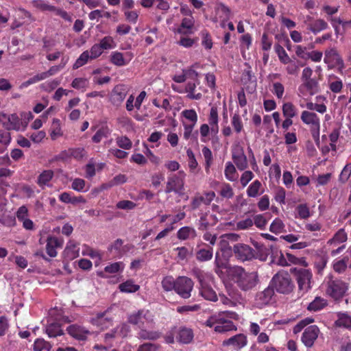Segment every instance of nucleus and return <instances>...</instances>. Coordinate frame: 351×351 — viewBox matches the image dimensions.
Segmentation results:
<instances>
[{
  "label": "nucleus",
  "mask_w": 351,
  "mask_h": 351,
  "mask_svg": "<svg viewBox=\"0 0 351 351\" xmlns=\"http://www.w3.org/2000/svg\"><path fill=\"white\" fill-rule=\"evenodd\" d=\"M285 229V224L279 218H276L270 225L269 230L277 234L283 232Z\"/></svg>",
  "instance_id": "6e6d98bb"
},
{
  "label": "nucleus",
  "mask_w": 351,
  "mask_h": 351,
  "mask_svg": "<svg viewBox=\"0 0 351 351\" xmlns=\"http://www.w3.org/2000/svg\"><path fill=\"white\" fill-rule=\"evenodd\" d=\"M232 125L234 130L237 134L240 133L243 129V124L240 115L238 113H235L232 117L231 120Z\"/></svg>",
  "instance_id": "bf43d9fd"
},
{
  "label": "nucleus",
  "mask_w": 351,
  "mask_h": 351,
  "mask_svg": "<svg viewBox=\"0 0 351 351\" xmlns=\"http://www.w3.org/2000/svg\"><path fill=\"white\" fill-rule=\"evenodd\" d=\"M215 263V272L219 276H221L224 273H227V269L230 267L228 266V261L221 258L218 253L216 254Z\"/></svg>",
  "instance_id": "c756f323"
},
{
  "label": "nucleus",
  "mask_w": 351,
  "mask_h": 351,
  "mask_svg": "<svg viewBox=\"0 0 351 351\" xmlns=\"http://www.w3.org/2000/svg\"><path fill=\"white\" fill-rule=\"evenodd\" d=\"M202 154L205 160V171L206 173H209L210 168L213 162V153L208 147L205 146L202 148Z\"/></svg>",
  "instance_id": "c03bdc74"
},
{
  "label": "nucleus",
  "mask_w": 351,
  "mask_h": 351,
  "mask_svg": "<svg viewBox=\"0 0 351 351\" xmlns=\"http://www.w3.org/2000/svg\"><path fill=\"white\" fill-rule=\"evenodd\" d=\"M63 241L56 237H49L47 240L46 251L50 257L57 256L56 248L62 247Z\"/></svg>",
  "instance_id": "2eb2a0df"
},
{
  "label": "nucleus",
  "mask_w": 351,
  "mask_h": 351,
  "mask_svg": "<svg viewBox=\"0 0 351 351\" xmlns=\"http://www.w3.org/2000/svg\"><path fill=\"white\" fill-rule=\"evenodd\" d=\"M90 59V56L88 51H85L82 53L80 57L76 60L73 66V69H77L84 64H86L88 60Z\"/></svg>",
  "instance_id": "864d4df0"
},
{
  "label": "nucleus",
  "mask_w": 351,
  "mask_h": 351,
  "mask_svg": "<svg viewBox=\"0 0 351 351\" xmlns=\"http://www.w3.org/2000/svg\"><path fill=\"white\" fill-rule=\"evenodd\" d=\"M261 187V182L258 180H254L250 184L247 189V195L250 197H256L259 194V190Z\"/></svg>",
  "instance_id": "09e8293b"
},
{
  "label": "nucleus",
  "mask_w": 351,
  "mask_h": 351,
  "mask_svg": "<svg viewBox=\"0 0 351 351\" xmlns=\"http://www.w3.org/2000/svg\"><path fill=\"white\" fill-rule=\"evenodd\" d=\"M110 62L117 66H123L128 64V61L123 58V53L119 51H114L111 54Z\"/></svg>",
  "instance_id": "a18cd8bd"
},
{
  "label": "nucleus",
  "mask_w": 351,
  "mask_h": 351,
  "mask_svg": "<svg viewBox=\"0 0 351 351\" xmlns=\"http://www.w3.org/2000/svg\"><path fill=\"white\" fill-rule=\"evenodd\" d=\"M136 337L141 340L154 341L161 337V333L157 330H148L144 328H141L137 332Z\"/></svg>",
  "instance_id": "5701e85b"
},
{
  "label": "nucleus",
  "mask_w": 351,
  "mask_h": 351,
  "mask_svg": "<svg viewBox=\"0 0 351 351\" xmlns=\"http://www.w3.org/2000/svg\"><path fill=\"white\" fill-rule=\"evenodd\" d=\"M195 21L191 14L189 17H185L182 20L180 26L178 29V32L181 34L187 35L194 33L193 28L194 27Z\"/></svg>",
  "instance_id": "aec40b11"
},
{
  "label": "nucleus",
  "mask_w": 351,
  "mask_h": 351,
  "mask_svg": "<svg viewBox=\"0 0 351 351\" xmlns=\"http://www.w3.org/2000/svg\"><path fill=\"white\" fill-rule=\"evenodd\" d=\"M52 131L50 134L51 138L53 140L62 136V132L60 128V121L58 119H54L52 123Z\"/></svg>",
  "instance_id": "13d9d810"
},
{
  "label": "nucleus",
  "mask_w": 351,
  "mask_h": 351,
  "mask_svg": "<svg viewBox=\"0 0 351 351\" xmlns=\"http://www.w3.org/2000/svg\"><path fill=\"white\" fill-rule=\"evenodd\" d=\"M351 175V162L348 163L345 165L343 169H342L340 175L339 180L341 183H346Z\"/></svg>",
  "instance_id": "e2e57ef3"
},
{
  "label": "nucleus",
  "mask_w": 351,
  "mask_h": 351,
  "mask_svg": "<svg viewBox=\"0 0 351 351\" xmlns=\"http://www.w3.org/2000/svg\"><path fill=\"white\" fill-rule=\"evenodd\" d=\"M167 291L173 290L183 298H189L191 296L192 287H163Z\"/></svg>",
  "instance_id": "4c0bfd02"
},
{
  "label": "nucleus",
  "mask_w": 351,
  "mask_h": 351,
  "mask_svg": "<svg viewBox=\"0 0 351 351\" xmlns=\"http://www.w3.org/2000/svg\"><path fill=\"white\" fill-rule=\"evenodd\" d=\"M54 173L52 170H44L37 178V184L39 186L44 188L53 178Z\"/></svg>",
  "instance_id": "473e14b6"
},
{
  "label": "nucleus",
  "mask_w": 351,
  "mask_h": 351,
  "mask_svg": "<svg viewBox=\"0 0 351 351\" xmlns=\"http://www.w3.org/2000/svg\"><path fill=\"white\" fill-rule=\"evenodd\" d=\"M346 287H328L326 293L335 300L343 298L346 292Z\"/></svg>",
  "instance_id": "2f4dec72"
},
{
  "label": "nucleus",
  "mask_w": 351,
  "mask_h": 351,
  "mask_svg": "<svg viewBox=\"0 0 351 351\" xmlns=\"http://www.w3.org/2000/svg\"><path fill=\"white\" fill-rule=\"evenodd\" d=\"M298 91L302 95H313L319 91V84L316 79L307 80L299 86Z\"/></svg>",
  "instance_id": "9d476101"
},
{
  "label": "nucleus",
  "mask_w": 351,
  "mask_h": 351,
  "mask_svg": "<svg viewBox=\"0 0 351 351\" xmlns=\"http://www.w3.org/2000/svg\"><path fill=\"white\" fill-rule=\"evenodd\" d=\"M226 314L227 317L231 319H236L237 315L234 312H222L218 315L210 316L206 322L205 325L209 328H213L214 330L218 333H224L231 330H236L237 327L233 322L226 319L223 315Z\"/></svg>",
  "instance_id": "f257e3e1"
},
{
  "label": "nucleus",
  "mask_w": 351,
  "mask_h": 351,
  "mask_svg": "<svg viewBox=\"0 0 351 351\" xmlns=\"http://www.w3.org/2000/svg\"><path fill=\"white\" fill-rule=\"evenodd\" d=\"M127 90L125 85L119 84L114 86L112 92V102L114 105L120 104L125 98Z\"/></svg>",
  "instance_id": "dca6fc26"
},
{
  "label": "nucleus",
  "mask_w": 351,
  "mask_h": 351,
  "mask_svg": "<svg viewBox=\"0 0 351 351\" xmlns=\"http://www.w3.org/2000/svg\"><path fill=\"white\" fill-rule=\"evenodd\" d=\"M226 274L228 279L234 283L246 282L249 285H254L258 282V275L256 272L246 273L240 266L229 267Z\"/></svg>",
  "instance_id": "f03ea898"
},
{
  "label": "nucleus",
  "mask_w": 351,
  "mask_h": 351,
  "mask_svg": "<svg viewBox=\"0 0 351 351\" xmlns=\"http://www.w3.org/2000/svg\"><path fill=\"white\" fill-rule=\"evenodd\" d=\"M275 51L278 55L280 62L282 64H286L289 62V59L291 58L285 49L280 45L276 44L274 46Z\"/></svg>",
  "instance_id": "8fccbe9b"
},
{
  "label": "nucleus",
  "mask_w": 351,
  "mask_h": 351,
  "mask_svg": "<svg viewBox=\"0 0 351 351\" xmlns=\"http://www.w3.org/2000/svg\"><path fill=\"white\" fill-rule=\"evenodd\" d=\"M337 319L335 324L338 327H343L345 328H351V317L347 313H337Z\"/></svg>",
  "instance_id": "c85d7f7f"
},
{
  "label": "nucleus",
  "mask_w": 351,
  "mask_h": 351,
  "mask_svg": "<svg viewBox=\"0 0 351 351\" xmlns=\"http://www.w3.org/2000/svg\"><path fill=\"white\" fill-rule=\"evenodd\" d=\"M324 61L325 63L328 64L333 62L337 66L343 65V59L335 48L326 49L324 52Z\"/></svg>",
  "instance_id": "6ab92c4d"
},
{
  "label": "nucleus",
  "mask_w": 351,
  "mask_h": 351,
  "mask_svg": "<svg viewBox=\"0 0 351 351\" xmlns=\"http://www.w3.org/2000/svg\"><path fill=\"white\" fill-rule=\"evenodd\" d=\"M296 210L300 219H306L310 217V210L306 204H299L296 208Z\"/></svg>",
  "instance_id": "69168bd1"
},
{
  "label": "nucleus",
  "mask_w": 351,
  "mask_h": 351,
  "mask_svg": "<svg viewBox=\"0 0 351 351\" xmlns=\"http://www.w3.org/2000/svg\"><path fill=\"white\" fill-rule=\"evenodd\" d=\"M293 274L298 285H310L313 274L309 269L295 268Z\"/></svg>",
  "instance_id": "f8f14e48"
},
{
  "label": "nucleus",
  "mask_w": 351,
  "mask_h": 351,
  "mask_svg": "<svg viewBox=\"0 0 351 351\" xmlns=\"http://www.w3.org/2000/svg\"><path fill=\"white\" fill-rule=\"evenodd\" d=\"M33 6L43 12L49 11L53 12L56 10V7L52 5H49L46 3L44 0H34L32 1Z\"/></svg>",
  "instance_id": "de8ad7c7"
},
{
  "label": "nucleus",
  "mask_w": 351,
  "mask_h": 351,
  "mask_svg": "<svg viewBox=\"0 0 351 351\" xmlns=\"http://www.w3.org/2000/svg\"><path fill=\"white\" fill-rule=\"evenodd\" d=\"M114 40L113 38L111 36H105L103 38L100 43H99L100 47L102 49V50H107L110 49L114 47Z\"/></svg>",
  "instance_id": "774afa93"
},
{
  "label": "nucleus",
  "mask_w": 351,
  "mask_h": 351,
  "mask_svg": "<svg viewBox=\"0 0 351 351\" xmlns=\"http://www.w3.org/2000/svg\"><path fill=\"white\" fill-rule=\"evenodd\" d=\"M143 320H145L147 324H153V314L148 310L141 309L137 312L130 314L128 318L130 324L138 326L139 328L143 327L144 324Z\"/></svg>",
  "instance_id": "423d86ee"
},
{
  "label": "nucleus",
  "mask_w": 351,
  "mask_h": 351,
  "mask_svg": "<svg viewBox=\"0 0 351 351\" xmlns=\"http://www.w3.org/2000/svg\"><path fill=\"white\" fill-rule=\"evenodd\" d=\"M123 269L124 264L123 262H116L106 266L104 272L113 274L122 271Z\"/></svg>",
  "instance_id": "5fc2aeb1"
},
{
  "label": "nucleus",
  "mask_w": 351,
  "mask_h": 351,
  "mask_svg": "<svg viewBox=\"0 0 351 351\" xmlns=\"http://www.w3.org/2000/svg\"><path fill=\"white\" fill-rule=\"evenodd\" d=\"M300 118L303 123L309 127L313 136H315V134L319 136L320 119L316 113L308 110H303L301 113Z\"/></svg>",
  "instance_id": "39448f33"
},
{
  "label": "nucleus",
  "mask_w": 351,
  "mask_h": 351,
  "mask_svg": "<svg viewBox=\"0 0 351 351\" xmlns=\"http://www.w3.org/2000/svg\"><path fill=\"white\" fill-rule=\"evenodd\" d=\"M224 174L227 180L230 181H234L238 177L236 168L231 162L226 163Z\"/></svg>",
  "instance_id": "a19ab883"
},
{
  "label": "nucleus",
  "mask_w": 351,
  "mask_h": 351,
  "mask_svg": "<svg viewBox=\"0 0 351 351\" xmlns=\"http://www.w3.org/2000/svg\"><path fill=\"white\" fill-rule=\"evenodd\" d=\"M291 278L288 272L278 271L272 278L269 285H290Z\"/></svg>",
  "instance_id": "412c9836"
},
{
  "label": "nucleus",
  "mask_w": 351,
  "mask_h": 351,
  "mask_svg": "<svg viewBox=\"0 0 351 351\" xmlns=\"http://www.w3.org/2000/svg\"><path fill=\"white\" fill-rule=\"evenodd\" d=\"M197 236L196 231L194 228L189 226H184L177 232V237L180 240H186L194 239Z\"/></svg>",
  "instance_id": "cd10ccee"
},
{
  "label": "nucleus",
  "mask_w": 351,
  "mask_h": 351,
  "mask_svg": "<svg viewBox=\"0 0 351 351\" xmlns=\"http://www.w3.org/2000/svg\"><path fill=\"white\" fill-rule=\"evenodd\" d=\"M202 35V44L206 49H210L213 47V41L210 34L207 30H202L201 32Z\"/></svg>",
  "instance_id": "680f3d73"
},
{
  "label": "nucleus",
  "mask_w": 351,
  "mask_h": 351,
  "mask_svg": "<svg viewBox=\"0 0 351 351\" xmlns=\"http://www.w3.org/2000/svg\"><path fill=\"white\" fill-rule=\"evenodd\" d=\"M208 121L210 126V131L213 134H217L219 132V117L218 110L216 106H212L208 115Z\"/></svg>",
  "instance_id": "4be33fe9"
},
{
  "label": "nucleus",
  "mask_w": 351,
  "mask_h": 351,
  "mask_svg": "<svg viewBox=\"0 0 351 351\" xmlns=\"http://www.w3.org/2000/svg\"><path fill=\"white\" fill-rule=\"evenodd\" d=\"M215 197V193L214 191L205 192L203 195L196 194L191 202V209L197 210L202 204L209 206Z\"/></svg>",
  "instance_id": "6e6552de"
},
{
  "label": "nucleus",
  "mask_w": 351,
  "mask_h": 351,
  "mask_svg": "<svg viewBox=\"0 0 351 351\" xmlns=\"http://www.w3.org/2000/svg\"><path fill=\"white\" fill-rule=\"evenodd\" d=\"M307 20H310L309 23H307V28L314 34H317L319 32L326 29L328 27V23L322 19L314 20L311 16H307Z\"/></svg>",
  "instance_id": "4468645a"
},
{
  "label": "nucleus",
  "mask_w": 351,
  "mask_h": 351,
  "mask_svg": "<svg viewBox=\"0 0 351 351\" xmlns=\"http://www.w3.org/2000/svg\"><path fill=\"white\" fill-rule=\"evenodd\" d=\"M197 84L195 82L189 81L184 87V92L187 93V97L190 99L199 100L202 97L201 93H195Z\"/></svg>",
  "instance_id": "7c9ffc66"
},
{
  "label": "nucleus",
  "mask_w": 351,
  "mask_h": 351,
  "mask_svg": "<svg viewBox=\"0 0 351 351\" xmlns=\"http://www.w3.org/2000/svg\"><path fill=\"white\" fill-rule=\"evenodd\" d=\"M176 333L177 340L182 343H189L193 339V332L191 328L180 326L173 329V335Z\"/></svg>",
  "instance_id": "9b49d317"
},
{
  "label": "nucleus",
  "mask_w": 351,
  "mask_h": 351,
  "mask_svg": "<svg viewBox=\"0 0 351 351\" xmlns=\"http://www.w3.org/2000/svg\"><path fill=\"white\" fill-rule=\"evenodd\" d=\"M349 257L348 256L343 257L340 260L335 261L333 263V269L337 273L344 272L347 267H349Z\"/></svg>",
  "instance_id": "79ce46f5"
},
{
  "label": "nucleus",
  "mask_w": 351,
  "mask_h": 351,
  "mask_svg": "<svg viewBox=\"0 0 351 351\" xmlns=\"http://www.w3.org/2000/svg\"><path fill=\"white\" fill-rule=\"evenodd\" d=\"M314 319L311 317H306L300 322H299L293 328V332L294 334L299 333L305 326L308 324L313 323Z\"/></svg>",
  "instance_id": "338daca9"
},
{
  "label": "nucleus",
  "mask_w": 351,
  "mask_h": 351,
  "mask_svg": "<svg viewBox=\"0 0 351 351\" xmlns=\"http://www.w3.org/2000/svg\"><path fill=\"white\" fill-rule=\"evenodd\" d=\"M51 345L43 339H37L34 343V351H50Z\"/></svg>",
  "instance_id": "3c124183"
},
{
  "label": "nucleus",
  "mask_w": 351,
  "mask_h": 351,
  "mask_svg": "<svg viewBox=\"0 0 351 351\" xmlns=\"http://www.w3.org/2000/svg\"><path fill=\"white\" fill-rule=\"evenodd\" d=\"M12 141L11 134L10 130L7 129H1L0 130V145L1 146H4V147H8Z\"/></svg>",
  "instance_id": "603ef678"
},
{
  "label": "nucleus",
  "mask_w": 351,
  "mask_h": 351,
  "mask_svg": "<svg viewBox=\"0 0 351 351\" xmlns=\"http://www.w3.org/2000/svg\"><path fill=\"white\" fill-rule=\"evenodd\" d=\"M193 273L201 286L209 285L210 282H213V278L211 275L206 274L200 269H195Z\"/></svg>",
  "instance_id": "e433bc0d"
},
{
  "label": "nucleus",
  "mask_w": 351,
  "mask_h": 351,
  "mask_svg": "<svg viewBox=\"0 0 351 351\" xmlns=\"http://www.w3.org/2000/svg\"><path fill=\"white\" fill-rule=\"evenodd\" d=\"M223 344L232 346L235 348H241L247 344V339L243 334H238L225 341Z\"/></svg>",
  "instance_id": "b1692460"
},
{
  "label": "nucleus",
  "mask_w": 351,
  "mask_h": 351,
  "mask_svg": "<svg viewBox=\"0 0 351 351\" xmlns=\"http://www.w3.org/2000/svg\"><path fill=\"white\" fill-rule=\"evenodd\" d=\"M123 241L121 239H117L108 247V252L110 253L113 258H120L123 257L122 245Z\"/></svg>",
  "instance_id": "393cba45"
},
{
  "label": "nucleus",
  "mask_w": 351,
  "mask_h": 351,
  "mask_svg": "<svg viewBox=\"0 0 351 351\" xmlns=\"http://www.w3.org/2000/svg\"><path fill=\"white\" fill-rule=\"evenodd\" d=\"M68 333L78 340L84 341L86 339L89 331L84 328L75 324L71 325L67 328Z\"/></svg>",
  "instance_id": "f3484780"
},
{
  "label": "nucleus",
  "mask_w": 351,
  "mask_h": 351,
  "mask_svg": "<svg viewBox=\"0 0 351 351\" xmlns=\"http://www.w3.org/2000/svg\"><path fill=\"white\" fill-rule=\"evenodd\" d=\"M199 291L206 300L210 301L217 300V295L211 287H199Z\"/></svg>",
  "instance_id": "ea45409f"
},
{
  "label": "nucleus",
  "mask_w": 351,
  "mask_h": 351,
  "mask_svg": "<svg viewBox=\"0 0 351 351\" xmlns=\"http://www.w3.org/2000/svg\"><path fill=\"white\" fill-rule=\"evenodd\" d=\"M282 114L285 118H293L298 114V109L291 102L284 103L282 106Z\"/></svg>",
  "instance_id": "c9c22d12"
},
{
  "label": "nucleus",
  "mask_w": 351,
  "mask_h": 351,
  "mask_svg": "<svg viewBox=\"0 0 351 351\" xmlns=\"http://www.w3.org/2000/svg\"><path fill=\"white\" fill-rule=\"evenodd\" d=\"M106 312L107 311L97 313L90 318V322L93 325L99 327L101 329L108 328L111 324L112 319L111 318L105 317Z\"/></svg>",
  "instance_id": "a211bd4d"
},
{
  "label": "nucleus",
  "mask_w": 351,
  "mask_h": 351,
  "mask_svg": "<svg viewBox=\"0 0 351 351\" xmlns=\"http://www.w3.org/2000/svg\"><path fill=\"white\" fill-rule=\"evenodd\" d=\"M232 250L235 257L242 262L258 258V252L247 244L237 243L234 245Z\"/></svg>",
  "instance_id": "20e7f679"
},
{
  "label": "nucleus",
  "mask_w": 351,
  "mask_h": 351,
  "mask_svg": "<svg viewBox=\"0 0 351 351\" xmlns=\"http://www.w3.org/2000/svg\"><path fill=\"white\" fill-rule=\"evenodd\" d=\"M213 248L208 245L205 247L198 250L196 252V259L200 262H205L213 258Z\"/></svg>",
  "instance_id": "bb28decb"
},
{
  "label": "nucleus",
  "mask_w": 351,
  "mask_h": 351,
  "mask_svg": "<svg viewBox=\"0 0 351 351\" xmlns=\"http://www.w3.org/2000/svg\"><path fill=\"white\" fill-rule=\"evenodd\" d=\"M46 332L49 337H56L64 334L58 323H51L46 328Z\"/></svg>",
  "instance_id": "58836bf2"
},
{
  "label": "nucleus",
  "mask_w": 351,
  "mask_h": 351,
  "mask_svg": "<svg viewBox=\"0 0 351 351\" xmlns=\"http://www.w3.org/2000/svg\"><path fill=\"white\" fill-rule=\"evenodd\" d=\"M274 295V287H267L263 291L258 292L256 295V302L258 307L261 308L269 303Z\"/></svg>",
  "instance_id": "ddd939ff"
},
{
  "label": "nucleus",
  "mask_w": 351,
  "mask_h": 351,
  "mask_svg": "<svg viewBox=\"0 0 351 351\" xmlns=\"http://www.w3.org/2000/svg\"><path fill=\"white\" fill-rule=\"evenodd\" d=\"M192 280L186 276H180L176 282L173 281L172 277H166L162 281V285H193Z\"/></svg>",
  "instance_id": "a878e982"
},
{
  "label": "nucleus",
  "mask_w": 351,
  "mask_h": 351,
  "mask_svg": "<svg viewBox=\"0 0 351 351\" xmlns=\"http://www.w3.org/2000/svg\"><path fill=\"white\" fill-rule=\"evenodd\" d=\"M136 206V204L130 200H121L116 204L117 208L125 210H133Z\"/></svg>",
  "instance_id": "0e129e2a"
},
{
  "label": "nucleus",
  "mask_w": 351,
  "mask_h": 351,
  "mask_svg": "<svg viewBox=\"0 0 351 351\" xmlns=\"http://www.w3.org/2000/svg\"><path fill=\"white\" fill-rule=\"evenodd\" d=\"M319 333V329L317 326L312 325L307 327L302 336V343L308 348L312 347L317 339Z\"/></svg>",
  "instance_id": "1a4fd4ad"
},
{
  "label": "nucleus",
  "mask_w": 351,
  "mask_h": 351,
  "mask_svg": "<svg viewBox=\"0 0 351 351\" xmlns=\"http://www.w3.org/2000/svg\"><path fill=\"white\" fill-rule=\"evenodd\" d=\"M328 304L327 301L317 296L307 306V309L310 311H318L323 309Z\"/></svg>",
  "instance_id": "72a5a7b5"
},
{
  "label": "nucleus",
  "mask_w": 351,
  "mask_h": 351,
  "mask_svg": "<svg viewBox=\"0 0 351 351\" xmlns=\"http://www.w3.org/2000/svg\"><path fill=\"white\" fill-rule=\"evenodd\" d=\"M298 60H296L295 58L293 60L292 58L289 59V62L286 63V71L287 74L291 75H296L298 74L300 71V65L298 64Z\"/></svg>",
  "instance_id": "49530a36"
},
{
  "label": "nucleus",
  "mask_w": 351,
  "mask_h": 351,
  "mask_svg": "<svg viewBox=\"0 0 351 351\" xmlns=\"http://www.w3.org/2000/svg\"><path fill=\"white\" fill-rule=\"evenodd\" d=\"M116 143L119 147L123 149H130L132 146V141L125 136L117 137L116 138Z\"/></svg>",
  "instance_id": "052dcab7"
},
{
  "label": "nucleus",
  "mask_w": 351,
  "mask_h": 351,
  "mask_svg": "<svg viewBox=\"0 0 351 351\" xmlns=\"http://www.w3.org/2000/svg\"><path fill=\"white\" fill-rule=\"evenodd\" d=\"M110 131L108 126H101L92 137V141L95 143L101 142L103 138H106L110 134Z\"/></svg>",
  "instance_id": "37998d69"
},
{
  "label": "nucleus",
  "mask_w": 351,
  "mask_h": 351,
  "mask_svg": "<svg viewBox=\"0 0 351 351\" xmlns=\"http://www.w3.org/2000/svg\"><path fill=\"white\" fill-rule=\"evenodd\" d=\"M185 176L186 174L183 171L168 176L165 192L166 193L173 192L179 195H183Z\"/></svg>",
  "instance_id": "7ed1b4c3"
},
{
  "label": "nucleus",
  "mask_w": 351,
  "mask_h": 351,
  "mask_svg": "<svg viewBox=\"0 0 351 351\" xmlns=\"http://www.w3.org/2000/svg\"><path fill=\"white\" fill-rule=\"evenodd\" d=\"M232 159L239 171H245L248 167L247 158L243 147L237 145L232 149Z\"/></svg>",
  "instance_id": "0eeeda50"
},
{
  "label": "nucleus",
  "mask_w": 351,
  "mask_h": 351,
  "mask_svg": "<svg viewBox=\"0 0 351 351\" xmlns=\"http://www.w3.org/2000/svg\"><path fill=\"white\" fill-rule=\"evenodd\" d=\"M22 121L19 116L16 113H13L9 115L8 123L6 129L8 130H16L19 131L21 130L22 125Z\"/></svg>",
  "instance_id": "f704fd0d"
},
{
  "label": "nucleus",
  "mask_w": 351,
  "mask_h": 351,
  "mask_svg": "<svg viewBox=\"0 0 351 351\" xmlns=\"http://www.w3.org/2000/svg\"><path fill=\"white\" fill-rule=\"evenodd\" d=\"M245 65L246 68L243 70L241 74V80L243 84H247L252 81L254 76L252 75V67L250 64L245 63Z\"/></svg>",
  "instance_id": "4d7b16f0"
}]
</instances>
